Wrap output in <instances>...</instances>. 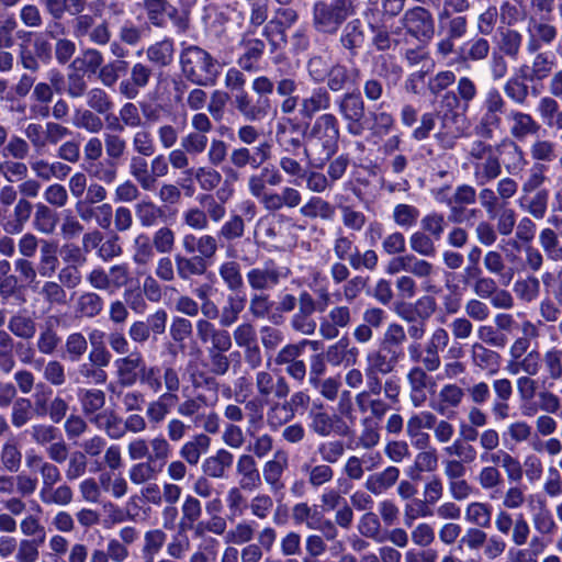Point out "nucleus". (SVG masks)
Segmentation results:
<instances>
[{
    "label": "nucleus",
    "instance_id": "nucleus-1",
    "mask_svg": "<svg viewBox=\"0 0 562 562\" xmlns=\"http://www.w3.org/2000/svg\"><path fill=\"white\" fill-rule=\"evenodd\" d=\"M339 136V122L334 114L324 113L314 121L303 148L311 168L323 169L338 150Z\"/></svg>",
    "mask_w": 562,
    "mask_h": 562
},
{
    "label": "nucleus",
    "instance_id": "nucleus-2",
    "mask_svg": "<svg viewBox=\"0 0 562 562\" xmlns=\"http://www.w3.org/2000/svg\"><path fill=\"white\" fill-rule=\"evenodd\" d=\"M465 164L472 169L477 186H485L502 173V164L493 145L482 139L470 144Z\"/></svg>",
    "mask_w": 562,
    "mask_h": 562
},
{
    "label": "nucleus",
    "instance_id": "nucleus-3",
    "mask_svg": "<svg viewBox=\"0 0 562 562\" xmlns=\"http://www.w3.org/2000/svg\"><path fill=\"white\" fill-rule=\"evenodd\" d=\"M180 66L183 76L194 85H212L218 74L214 58L203 48L190 45L180 54Z\"/></svg>",
    "mask_w": 562,
    "mask_h": 562
},
{
    "label": "nucleus",
    "instance_id": "nucleus-4",
    "mask_svg": "<svg viewBox=\"0 0 562 562\" xmlns=\"http://www.w3.org/2000/svg\"><path fill=\"white\" fill-rule=\"evenodd\" d=\"M506 102L496 88H490L482 100L480 111L474 121V132L484 139H492L495 131L502 125V115Z\"/></svg>",
    "mask_w": 562,
    "mask_h": 562
},
{
    "label": "nucleus",
    "instance_id": "nucleus-5",
    "mask_svg": "<svg viewBox=\"0 0 562 562\" xmlns=\"http://www.w3.org/2000/svg\"><path fill=\"white\" fill-rule=\"evenodd\" d=\"M449 340L448 331L443 327H437L429 336L424 349L418 342L407 347L408 358L412 362L423 364L427 371L434 372L441 366L439 353L446 349Z\"/></svg>",
    "mask_w": 562,
    "mask_h": 562
},
{
    "label": "nucleus",
    "instance_id": "nucleus-6",
    "mask_svg": "<svg viewBox=\"0 0 562 562\" xmlns=\"http://www.w3.org/2000/svg\"><path fill=\"white\" fill-rule=\"evenodd\" d=\"M350 14L348 0L316 1L313 5V24L318 32L335 33Z\"/></svg>",
    "mask_w": 562,
    "mask_h": 562
},
{
    "label": "nucleus",
    "instance_id": "nucleus-7",
    "mask_svg": "<svg viewBox=\"0 0 562 562\" xmlns=\"http://www.w3.org/2000/svg\"><path fill=\"white\" fill-rule=\"evenodd\" d=\"M338 113L346 123L347 132L352 136H362L364 125V101L359 93H345L338 101Z\"/></svg>",
    "mask_w": 562,
    "mask_h": 562
},
{
    "label": "nucleus",
    "instance_id": "nucleus-8",
    "mask_svg": "<svg viewBox=\"0 0 562 562\" xmlns=\"http://www.w3.org/2000/svg\"><path fill=\"white\" fill-rule=\"evenodd\" d=\"M440 122L438 131L435 133V138L445 149H450L456 145V142L468 136L469 123L465 112L437 114Z\"/></svg>",
    "mask_w": 562,
    "mask_h": 562
},
{
    "label": "nucleus",
    "instance_id": "nucleus-9",
    "mask_svg": "<svg viewBox=\"0 0 562 562\" xmlns=\"http://www.w3.org/2000/svg\"><path fill=\"white\" fill-rule=\"evenodd\" d=\"M528 512L530 514L532 527L538 533V537L544 540L546 537H552L557 533L558 524L542 495H528Z\"/></svg>",
    "mask_w": 562,
    "mask_h": 562
},
{
    "label": "nucleus",
    "instance_id": "nucleus-10",
    "mask_svg": "<svg viewBox=\"0 0 562 562\" xmlns=\"http://www.w3.org/2000/svg\"><path fill=\"white\" fill-rule=\"evenodd\" d=\"M290 274V269L267 260L262 266L250 269L247 274V282L252 290H271Z\"/></svg>",
    "mask_w": 562,
    "mask_h": 562
},
{
    "label": "nucleus",
    "instance_id": "nucleus-11",
    "mask_svg": "<svg viewBox=\"0 0 562 562\" xmlns=\"http://www.w3.org/2000/svg\"><path fill=\"white\" fill-rule=\"evenodd\" d=\"M297 19L299 14L294 9L279 8L274 16L265 25L262 35L273 47H277L280 43L286 42L285 32L296 23Z\"/></svg>",
    "mask_w": 562,
    "mask_h": 562
},
{
    "label": "nucleus",
    "instance_id": "nucleus-12",
    "mask_svg": "<svg viewBox=\"0 0 562 562\" xmlns=\"http://www.w3.org/2000/svg\"><path fill=\"white\" fill-rule=\"evenodd\" d=\"M145 359L142 352L135 350L124 357L116 358L113 362L117 383L124 387L134 386L138 380L142 370H144Z\"/></svg>",
    "mask_w": 562,
    "mask_h": 562
},
{
    "label": "nucleus",
    "instance_id": "nucleus-13",
    "mask_svg": "<svg viewBox=\"0 0 562 562\" xmlns=\"http://www.w3.org/2000/svg\"><path fill=\"white\" fill-rule=\"evenodd\" d=\"M352 323V312L347 305H336L321 319L319 335L327 340L339 336L340 329L348 328Z\"/></svg>",
    "mask_w": 562,
    "mask_h": 562
},
{
    "label": "nucleus",
    "instance_id": "nucleus-14",
    "mask_svg": "<svg viewBox=\"0 0 562 562\" xmlns=\"http://www.w3.org/2000/svg\"><path fill=\"white\" fill-rule=\"evenodd\" d=\"M403 25L407 32L419 41L429 40L434 34V23L430 13L420 7L406 11Z\"/></svg>",
    "mask_w": 562,
    "mask_h": 562
},
{
    "label": "nucleus",
    "instance_id": "nucleus-15",
    "mask_svg": "<svg viewBox=\"0 0 562 562\" xmlns=\"http://www.w3.org/2000/svg\"><path fill=\"white\" fill-rule=\"evenodd\" d=\"M297 124L289 117H281L277 122L276 126V142L282 153L292 156H297L305 146L302 139L295 135Z\"/></svg>",
    "mask_w": 562,
    "mask_h": 562
},
{
    "label": "nucleus",
    "instance_id": "nucleus-16",
    "mask_svg": "<svg viewBox=\"0 0 562 562\" xmlns=\"http://www.w3.org/2000/svg\"><path fill=\"white\" fill-rule=\"evenodd\" d=\"M181 245L187 255L203 258V261L209 265L218 249L216 238L209 234L200 236L192 233L184 234L181 239Z\"/></svg>",
    "mask_w": 562,
    "mask_h": 562
},
{
    "label": "nucleus",
    "instance_id": "nucleus-17",
    "mask_svg": "<svg viewBox=\"0 0 562 562\" xmlns=\"http://www.w3.org/2000/svg\"><path fill=\"white\" fill-rule=\"evenodd\" d=\"M259 203L268 212H278L283 209H295L302 202L301 192L293 187H282L280 191L270 190L260 198Z\"/></svg>",
    "mask_w": 562,
    "mask_h": 562
},
{
    "label": "nucleus",
    "instance_id": "nucleus-18",
    "mask_svg": "<svg viewBox=\"0 0 562 562\" xmlns=\"http://www.w3.org/2000/svg\"><path fill=\"white\" fill-rule=\"evenodd\" d=\"M195 328L199 339L204 344H211L207 350L227 352L232 348V336L227 330L216 328L214 324L203 318L196 322Z\"/></svg>",
    "mask_w": 562,
    "mask_h": 562
},
{
    "label": "nucleus",
    "instance_id": "nucleus-19",
    "mask_svg": "<svg viewBox=\"0 0 562 562\" xmlns=\"http://www.w3.org/2000/svg\"><path fill=\"white\" fill-rule=\"evenodd\" d=\"M283 182V176L274 166H265L259 173L249 176L247 187L249 193L257 200L269 193L267 186L278 187Z\"/></svg>",
    "mask_w": 562,
    "mask_h": 562
},
{
    "label": "nucleus",
    "instance_id": "nucleus-20",
    "mask_svg": "<svg viewBox=\"0 0 562 562\" xmlns=\"http://www.w3.org/2000/svg\"><path fill=\"white\" fill-rule=\"evenodd\" d=\"M498 149L506 171L512 176H519L528 165L522 148L515 140L506 139Z\"/></svg>",
    "mask_w": 562,
    "mask_h": 562
},
{
    "label": "nucleus",
    "instance_id": "nucleus-21",
    "mask_svg": "<svg viewBox=\"0 0 562 562\" xmlns=\"http://www.w3.org/2000/svg\"><path fill=\"white\" fill-rule=\"evenodd\" d=\"M256 390L263 401H268L271 395L284 398L290 393L289 384L283 376L274 380L270 372L263 370L256 373Z\"/></svg>",
    "mask_w": 562,
    "mask_h": 562
},
{
    "label": "nucleus",
    "instance_id": "nucleus-22",
    "mask_svg": "<svg viewBox=\"0 0 562 562\" xmlns=\"http://www.w3.org/2000/svg\"><path fill=\"white\" fill-rule=\"evenodd\" d=\"M236 473L239 477L238 486L244 491H256L262 484L257 463L250 454L239 456L236 464Z\"/></svg>",
    "mask_w": 562,
    "mask_h": 562
},
{
    "label": "nucleus",
    "instance_id": "nucleus-23",
    "mask_svg": "<svg viewBox=\"0 0 562 562\" xmlns=\"http://www.w3.org/2000/svg\"><path fill=\"white\" fill-rule=\"evenodd\" d=\"M397 362V351L387 352L383 347L381 349H373L366 356L364 372L386 375L395 369Z\"/></svg>",
    "mask_w": 562,
    "mask_h": 562
},
{
    "label": "nucleus",
    "instance_id": "nucleus-24",
    "mask_svg": "<svg viewBox=\"0 0 562 562\" xmlns=\"http://www.w3.org/2000/svg\"><path fill=\"white\" fill-rule=\"evenodd\" d=\"M426 371L424 367L414 366L407 372L409 398L414 407L423 406L427 400L426 389L431 383V376Z\"/></svg>",
    "mask_w": 562,
    "mask_h": 562
},
{
    "label": "nucleus",
    "instance_id": "nucleus-25",
    "mask_svg": "<svg viewBox=\"0 0 562 562\" xmlns=\"http://www.w3.org/2000/svg\"><path fill=\"white\" fill-rule=\"evenodd\" d=\"M235 104L245 120L250 122L261 121L267 116L270 109L269 99L259 98L257 103H254L245 90L236 93Z\"/></svg>",
    "mask_w": 562,
    "mask_h": 562
},
{
    "label": "nucleus",
    "instance_id": "nucleus-26",
    "mask_svg": "<svg viewBox=\"0 0 562 562\" xmlns=\"http://www.w3.org/2000/svg\"><path fill=\"white\" fill-rule=\"evenodd\" d=\"M330 94L325 87H316L311 93L301 98L299 113L302 119L311 120L316 113L330 108Z\"/></svg>",
    "mask_w": 562,
    "mask_h": 562
},
{
    "label": "nucleus",
    "instance_id": "nucleus-27",
    "mask_svg": "<svg viewBox=\"0 0 562 562\" xmlns=\"http://www.w3.org/2000/svg\"><path fill=\"white\" fill-rule=\"evenodd\" d=\"M509 133L517 140H524L535 135L541 128L540 124L529 114L518 110H512L507 114Z\"/></svg>",
    "mask_w": 562,
    "mask_h": 562
},
{
    "label": "nucleus",
    "instance_id": "nucleus-28",
    "mask_svg": "<svg viewBox=\"0 0 562 562\" xmlns=\"http://www.w3.org/2000/svg\"><path fill=\"white\" fill-rule=\"evenodd\" d=\"M134 212L139 225L145 228L158 226L167 221L164 207L156 204L149 198L136 202Z\"/></svg>",
    "mask_w": 562,
    "mask_h": 562
},
{
    "label": "nucleus",
    "instance_id": "nucleus-29",
    "mask_svg": "<svg viewBox=\"0 0 562 562\" xmlns=\"http://www.w3.org/2000/svg\"><path fill=\"white\" fill-rule=\"evenodd\" d=\"M528 53H537L546 45H550L557 37V29L548 23L531 21L528 24Z\"/></svg>",
    "mask_w": 562,
    "mask_h": 562
},
{
    "label": "nucleus",
    "instance_id": "nucleus-30",
    "mask_svg": "<svg viewBox=\"0 0 562 562\" xmlns=\"http://www.w3.org/2000/svg\"><path fill=\"white\" fill-rule=\"evenodd\" d=\"M288 468V454L284 451H277L273 458L267 461L262 468L263 480L273 493L283 488L281 477Z\"/></svg>",
    "mask_w": 562,
    "mask_h": 562
},
{
    "label": "nucleus",
    "instance_id": "nucleus-31",
    "mask_svg": "<svg viewBox=\"0 0 562 562\" xmlns=\"http://www.w3.org/2000/svg\"><path fill=\"white\" fill-rule=\"evenodd\" d=\"M234 463V456L226 449H218L202 462V472L213 479H224Z\"/></svg>",
    "mask_w": 562,
    "mask_h": 562
},
{
    "label": "nucleus",
    "instance_id": "nucleus-32",
    "mask_svg": "<svg viewBox=\"0 0 562 562\" xmlns=\"http://www.w3.org/2000/svg\"><path fill=\"white\" fill-rule=\"evenodd\" d=\"M400 477V469L393 465L386 467L381 472L368 475L364 487L371 494L379 496L389 491Z\"/></svg>",
    "mask_w": 562,
    "mask_h": 562
},
{
    "label": "nucleus",
    "instance_id": "nucleus-33",
    "mask_svg": "<svg viewBox=\"0 0 562 562\" xmlns=\"http://www.w3.org/2000/svg\"><path fill=\"white\" fill-rule=\"evenodd\" d=\"M359 74V69L356 67L348 68L341 64L331 65L327 77V87L330 91L338 92L350 86H356Z\"/></svg>",
    "mask_w": 562,
    "mask_h": 562
},
{
    "label": "nucleus",
    "instance_id": "nucleus-34",
    "mask_svg": "<svg viewBox=\"0 0 562 562\" xmlns=\"http://www.w3.org/2000/svg\"><path fill=\"white\" fill-rule=\"evenodd\" d=\"M211 447V438L203 432L195 434L179 449V456L190 465H196Z\"/></svg>",
    "mask_w": 562,
    "mask_h": 562
},
{
    "label": "nucleus",
    "instance_id": "nucleus-35",
    "mask_svg": "<svg viewBox=\"0 0 562 562\" xmlns=\"http://www.w3.org/2000/svg\"><path fill=\"white\" fill-rule=\"evenodd\" d=\"M311 429L322 437H328L331 434H339V418L323 411V405H318L310 413Z\"/></svg>",
    "mask_w": 562,
    "mask_h": 562
},
{
    "label": "nucleus",
    "instance_id": "nucleus-36",
    "mask_svg": "<svg viewBox=\"0 0 562 562\" xmlns=\"http://www.w3.org/2000/svg\"><path fill=\"white\" fill-rule=\"evenodd\" d=\"M175 263L178 277L183 281H190L194 277L203 276L209 268V263L203 258L196 256L176 255Z\"/></svg>",
    "mask_w": 562,
    "mask_h": 562
},
{
    "label": "nucleus",
    "instance_id": "nucleus-37",
    "mask_svg": "<svg viewBox=\"0 0 562 562\" xmlns=\"http://www.w3.org/2000/svg\"><path fill=\"white\" fill-rule=\"evenodd\" d=\"M40 246L37 271L41 277L50 278L55 274L59 265L57 257L58 244L54 240L41 239Z\"/></svg>",
    "mask_w": 562,
    "mask_h": 562
},
{
    "label": "nucleus",
    "instance_id": "nucleus-38",
    "mask_svg": "<svg viewBox=\"0 0 562 562\" xmlns=\"http://www.w3.org/2000/svg\"><path fill=\"white\" fill-rule=\"evenodd\" d=\"M243 48L244 52L238 58L239 67L249 72L257 71L266 48L263 41L259 38L244 41Z\"/></svg>",
    "mask_w": 562,
    "mask_h": 562
},
{
    "label": "nucleus",
    "instance_id": "nucleus-39",
    "mask_svg": "<svg viewBox=\"0 0 562 562\" xmlns=\"http://www.w3.org/2000/svg\"><path fill=\"white\" fill-rule=\"evenodd\" d=\"M439 401L432 403L431 408L441 416H448L452 408H457L464 396L463 390L456 384L443 385L439 392Z\"/></svg>",
    "mask_w": 562,
    "mask_h": 562
},
{
    "label": "nucleus",
    "instance_id": "nucleus-40",
    "mask_svg": "<svg viewBox=\"0 0 562 562\" xmlns=\"http://www.w3.org/2000/svg\"><path fill=\"white\" fill-rule=\"evenodd\" d=\"M178 402V395L162 393L157 400L151 401L146 408V417L154 426L160 425L171 411V406Z\"/></svg>",
    "mask_w": 562,
    "mask_h": 562
},
{
    "label": "nucleus",
    "instance_id": "nucleus-41",
    "mask_svg": "<svg viewBox=\"0 0 562 562\" xmlns=\"http://www.w3.org/2000/svg\"><path fill=\"white\" fill-rule=\"evenodd\" d=\"M407 273L422 280V288L425 292L437 291L436 285L431 282V278L436 274V268L431 262L411 254Z\"/></svg>",
    "mask_w": 562,
    "mask_h": 562
},
{
    "label": "nucleus",
    "instance_id": "nucleus-42",
    "mask_svg": "<svg viewBox=\"0 0 562 562\" xmlns=\"http://www.w3.org/2000/svg\"><path fill=\"white\" fill-rule=\"evenodd\" d=\"M547 548L546 541L533 536L529 541L527 548L513 547L508 550L507 557L509 562H538L540 554L544 552Z\"/></svg>",
    "mask_w": 562,
    "mask_h": 562
},
{
    "label": "nucleus",
    "instance_id": "nucleus-43",
    "mask_svg": "<svg viewBox=\"0 0 562 562\" xmlns=\"http://www.w3.org/2000/svg\"><path fill=\"white\" fill-rule=\"evenodd\" d=\"M369 126L370 135L373 138H382L391 133L395 126L394 116L387 111L383 110V104H380L374 110L369 112Z\"/></svg>",
    "mask_w": 562,
    "mask_h": 562
},
{
    "label": "nucleus",
    "instance_id": "nucleus-44",
    "mask_svg": "<svg viewBox=\"0 0 562 562\" xmlns=\"http://www.w3.org/2000/svg\"><path fill=\"white\" fill-rule=\"evenodd\" d=\"M548 191H537L532 196L531 193H520L517 200L519 207L537 220H541L546 216L548 210Z\"/></svg>",
    "mask_w": 562,
    "mask_h": 562
},
{
    "label": "nucleus",
    "instance_id": "nucleus-45",
    "mask_svg": "<svg viewBox=\"0 0 562 562\" xmlns=\"http://www.w3.org/2000/svg\"><path fill=\"white\" fill-rule=\"evenodd\" d=\"M77 397L81 409L89 419L97 414L105 404V393L99 389H83L77 391Z\"/></svg>",
    "mask_w": 562,
    "mask_h": 562
},
{
    "label": "nucleus",
    "instance_id": "nucleus-46",
    "mask_svg": "<svg viewBox=\"0 0 562 562\" xmlns=\"http://www.w3.org/2000/svg\"><path fill=\"white\" fill-rule=\"evenodd\" d=\"M300 214L307 218L331 221L335 216V206L321 196H311L301 207Z\"/></svg>",
    "mask_w": 562,
    "mask_h": 562
},
{
    "label": "nucleus",
    "instance_id": "nucleus-47",
    "mask_svg": "<svg viewBox=\"0 0 562 562\" xmlns=\"http://www.w3.org/2000/svg\"><path fill=\"white\" fill-rule=\"evenodd\" d=\"M71 376L74 382L82 384L102 385L108 381L106 371L90 361L80 363Z\"/></svg>",
    "mask_w": 562,
    "mask_h": 562
},
{
    "label": "nucleus",
    "instance_id": "nucleus-48",
    "mask_svg": "<svg viewBox=\"0 0 562 562\" xmlns=\"http://www.w3.org/2000/svg\"><path fill=\"white\" fill-rule=\"evenodd\" d=\"M359 356V349L357 347H349L347 339H340L331 345L326 352V359L333 366H339L341 363L355 364Z\"/></svg>",
    "mask_w": 562,
    "mask_h": 562
},
{
    "label": "nucleus",
    "instance_id": "nucleus-49",
    "mask_svg": "<svg viewBox=\"0 0 562 562\" xmlns=\"http://www.w3.org/2000/svg\"><path fill=\"white\" fill-rule=\"evenodd\" d=\"M342 227L352 233L361 232L368 224L367 215L352 205L341 202L337 203Z\"/></svg>",
    "mask_w": 562,
    "mask_h": 562
},
{
    "label": "nucleus",
    "instance_id": "nucleus-50",
    "mask_svg": "<svg viewBox=\"0 0 562 562\" xmlns=\"http://www.w3.org/2000/svg\"><path fill=\"white\" fill-rule=\"evenodd\" d=\"M90 422L103 429L111 439H121L127 432L124 420L113 413L97 414Z\"/></svg>",
    "mask_w": 562,
    "mask_h": 562
},
{
    "label": "nucleus",
    "instance_id": "nucleus-51",
    "mask_svg": "<svg viewBox=\"0 0 562 562\" xmlns=\"http://www.w3.org/2000/svg\"><path fill=\"white\" fill-rule=\"evenodd\" d=\"M356 404L361 413H370L376 419H382L393 408L381 395H356Z\"/></svg>",
    "mask_w": 562,
    "mask_h": 562
},
{
    "label": "nucleus",
    "instance_id": "nucleus-52",
    "mask_svg": "<svg viewBox=\"0 0 562 562\" xmlns=\"http://www.w3.org/2000/svg\"><path fill=\"white\" fill-rule=\"evenodd\" d=\"M58 223L57 213L44 203L35 204L33 216V227L44 235H50L55 232Z\"/></svg>",
    "mask_w": 562,
    "mask_h": 562
},
{
    "label": "nucleus",
    "instance_id": "nucleus-53",
    "mask_svg": "<svg viewBox=\"0 0 562 562\" xmlns=\"http://www.w3.org/2000/svg\"><path fill=\"white\" fill-rule=\"evenodd\" d=\"M292 518L295 524H305L308 529L314 530L322 527L323 514L317 506L297 503L292 508Z\"/></svg>",
    "mask_w": 562,
    "mask_h": 562
},
{
    "label": "nucleus",
    "instance_id": "nucleus-54",
    "mask_svg": "<svg viewBox=\"0 0 562 562\" xmlns=\"http://www.w3.org/2000/svg\"><path fill=\"white\" fill-rule=\"evenodd\" d=\"M245 305L246 296L244 294L236 293L228 295L225 305L220 312V324L223 327H229L236 323Z\"/></svg>",
    "mask_w": 562,
    "mask_h": 562
},
{
    "label": "nucleus",
    "instance_id": "nucleus-55",
    "mask_svg": "<svg viewBox=\"0 0 562 562\" xmlns=\"http://www.w3.org/2000/svg\"><path fill=\"white\" fill-rule=\"evenodd\" d=\"M467 522L480 528H487L492 520V505L483 502H471L464 512Z\"/></svg>",
    "mask_w": 562,
    "mask_h": 562
},
{
    "label": "nucleus",
    "instance_id": "nucleus-56",
    "mask_svg": "<svg viewBox=\"0 0 562 562\" xmlns=\"http://www.w3.org/2000/svg\"><path fill=\"white\" fill-rule=\"evenodd\" d=\"M86 171L90 177L105 184L113 183L117 178V165L110 158L86 165Z\"/></svg>",
    "mask_w": 562,
    "mask_h": 562
},
{
    "label": "nucleus",
    "instance_id": "nucleus-57",
    "mask_svg": "<svg viewBox=\"0 0 562 562\" xmlns=\"http://www.w3.org/2000/svg\"><path fill=\"white\" fill-rule=\"evenodd\" d=\"M187 176L193 177L203 191H212L222 182V175L213 167L204 166L189 168L184 171Z\"/></svg>",
    "mask_w": 562,
    "mask_h": 562
},
{
    "label": "nucleus",
    "instance_id": "nucleus-58",
    "mask_svg": "<svg viewBox=\"0 0 562 562\" xmlns=\"http://www.w3.org/2000/svg\"><path fill=\"white\" fill-rule=\"evenodd\" d=\"M357 249L358 248L355 245V236L352 234H345L342 227H338L333 240V251L335 257L340 261L347 260L350 263Z\"/></svg>",
    "mask_w": 562,
    "mask_h": 562
},
{
    "label": "nucleus",
    "instance_id": "nucleus-59",
    "mask_svg": "<svg viewBox=\"0 0 562 562\" xmlns=\"http://www.w3.org/2000/svg\"><path fill=\"white\" fill-rule=\"evenodd\" d=\"M38 497L46 505L66 506L72 501V491L67 484L41 488Z\"/></svg>",
    "mask_w": 562,
    "mask_h": 562
},
{
    "label": "nucleus",
    "instance_id": "nucleus-60",
    "mask_svg": "<svg viewBox=\"0 0 562 562\" xmlns=\"http://www.w3.org/2000/svg\"><path fill=\"white\" fill-rule=\"evenodd\" d=\"M434 515L431 506L423 498H413L405 503L403 521L406 527H412L419 518H428Z\"/></svg>",
    "mask_w": 562,
    "mask_h": 562
},
{
    "label": "nucleus",
    "instance_id": "nucleus-61",
    "mask_svg": "<svg viewBox=\"0 0 562 562\" xmlns=\"http://www.w3.org/2000/svg\"><path fill=\"white\" fill-rule=\"evenodd\" d=\"M32 213V204L24 199L19 200L14 206L12 218L3 224L7 233L19 234L23 231L25 223L30 220Z\"/></svg>",
    "mask_w": 562,
    "mask_h": 562
},
{
    "label": "nucleus",
    "instance_id": "nucleus-62",
    "mask_svg": "<svg viewBox=\"0 0 562 562\" xmlns=\"http://www.w3.org/2000/svg\"><path fill=\"white\" fill-rule=\"evenodd\" d=\"M130 175L137 181L140 188L149 191L154 188V176H150L148 162L145 157L136 155L131 158L128 166Z\"/></svg>",
    "mask_w": 562,
    "mask_h": 562
},
{
    "label": "nucleus",
    "instance_id": "nucleus-63",
    "mask_svg": "<svg viewBox=\"0 0 562 562\" xmlns=\"http://www.w3.org/2000/svg\"><path fill=\"white\" fill-rule=\"evenodd\" d=\"M160 468L146 460L133 464L128 469V479L135 485H144L157 479Z\"/></svg>",
    "mask_w": 562,
    "mask_h": 562
},
{
    "label": "nucleus",
    "instance_id": "nucleus-64",
    "mask_svg": "<svg viewBox=\"0 0 562 562\" xmlns=\"http://www.w3.org/2000/svg\"><path fill=\"white\" fill-rule=\"evenodd\" d=\"M239 486L231 487L225 496V503L228 509L227 518L234 521L245 515L249 503Z\"/></svg>",
    "mask_w": 562,
    "mask_h": 562
}]
</instances>
